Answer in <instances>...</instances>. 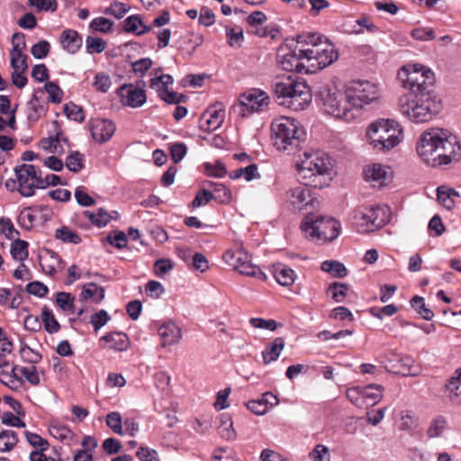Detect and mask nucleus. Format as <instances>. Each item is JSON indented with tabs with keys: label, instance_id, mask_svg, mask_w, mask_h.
Returning <instances> with one entry per match:
<instances>
[{
	"label": "nucleus",
	"instance_id": "f257e3e1",
	"mask_svg": "<svg viewBox=\"0 0 461 461\" xmlns=\"http://www.w3.org/2000/svg\"><path fill=\"white\" fill-rule=\"evenodd\" d=\"M338 58L335 46L318 33L300 34L294 49L281 47L277 53V62L283 70L303 74L321 70Z\"/></svg>",
	"mask_w": 461,
	"mask_h": 461
},
{
	"label": "nucleus",
	"instance_id": "f03ea898",
	"mask_svg": "<svg viewBox=\"0 0 461 461\" xmlns=\"http://www.w3.org/2000/svg\"><path fill=\"white\" fill-rule=\"evenodd\" d=\"M416 152L427 166L441 167L461 159V143L447 129L432 127L417 139Z\"/></svg>",
	"mask_w": 461,
	"mask_h": 461
},
{
	"label": "nucleus",
	"instance_id": "7ed1b4c3",
	"mask_svg": "<svg viewBox=\"0 0 461 461\" xmlns=\"http://www.w3.org/2000/svg\"><path fill=\"white\" fill-rule=\"evenodd\" d=\"M331 173L330 158L321 150L304 152L303 158L297 165L296 170L299 182L314 188L328 185L332 178Z\"/></svg>",
	"mask_w": 461,
	"mask_h": 461
},
{
	"label": "nucleus",
	"instance_id": "20e7f679",
	"mask_svg": "<svg viewBox=\"0 0 461 461\" xmlns=\"http://www.w3.org/2000/svg\"><path fill=\"white\" fill-rule=\"evenodd\" d=\"M441 109V101L434 92L407 94L399 99L401 113L415 123L431 121Z\"/></svg>",
	"mask_w": 461,
	"mask_h": 461
},
{
	"label": "nucleus",
	"instance_id": "39448f33",
	"mask_svg": "<svg viewBox=\"0 0 461 461\" xmlns=\"http://www.w3.org/2000/svg\"><path fill=\"white\" fill-rule=\"evenodd\" d=\"M272 87L280 104L294 111H303L312 102L310 86L303 80L291 76L277 77Z\"/></svg>",
	"mask_w": 461,
	"mask_h": 461
},
{
	"label": "nucleus",
	"instance_id": "423d86ee",
	"mask_svg": "<svg viewBox=\"0 0 461 461\" xmlns=\"http://www.w3.org/2000/svg\"><path fill=\"white\" fill-rule=\"evenodd\" d=\"M368 143L376 151L385 152L403 140V131L401 125L389 119H381L372 122L366 130Z\"/></svg>",
	"mask_w": 461,
	"mask_h": 461
},
{
	"label": "nucleus",
	"instance_id": "0eeeda50",
	"mask_svg": "<svg viewBox=\"0 0 461 461\" xmlns=\"http://www.w3.org/2000/svg\"><path fill=\"white\" fill-rule=\"evenodd\" d=\"M271 132L274 146L278 150L290 151L304 140L306 132L298 121L292 117L280 116L273 120Z\"/></svg>",
	"mask_w": 461,
	"mask_h": 461
},
{
	"label": "nucleus",
	"instance_id": "6e6552de",
	"mask_svg": "<svg viewBox=\"0 0 461 461\" xmlns=\"http://www.w3.org/2000/svg\"><path fill=\"white\" fill-rule=\"evenodd\" d=\"M301 230L307 239L315 242H326L339 235L340 223L332 217L307 214L302 221Z\"/></svg>",
	"mask_w": 461,
	"mask_h": 461
},
{
	"label": "nucleus",
	"instance_id": "1a4fd4ad",
	"mask_svg": "<svg viewBox=\"0 0 461 461\" xmlns=\"http://www.w3.org/2000/svg\"><path fill=\"white\" fill-rule=\"evenodd\" d=\"M318 97L326 113L345 122L355 119L354 109L348 102L347 91L343 93L335 86H323L319 90Z\"/></svg>",
	"mask_w": 461,
	"mask_h": 461
},
{
	"label": "nucleus",
	"instance_id": "9d476101",
	"mask_svg": "<svg viewBox=\"0 0 461 461\" xmlns=\"http://www.w3.org/2000/svg\"><path fill=\"white\" fill-rule=\"evenodd\" d=\"M403 86L410 90L408 94H421L434 92V74L430 69L415 64L408 68L403 67L399 72Z\"/></svg>",
	"mask_w": 461,
	"mask_h": 461
},
{
	"label": "nucleus",
	"instance_id": "9b49d317",
	"mask_svg": "<svg viewBox=\"0 0 461 461\" xmlns=\"http://www.w3.org/2000/svg\"><path fill=\"white\" fill-rule=\"evenodd\" d=\"M346 91L350 108L354 109L355 119L366 105L376 101L380 95L377 85L366 80L352 81Z\"/></svg>",
	"mask_w": 461,
	"mask_h": 461
},
{
	"label": "nucleus",
	"instance_id": "f8f14e48",
	"mask_svg": "<svg viewBox=\"0 0 461 461\" xmlns=\"http://www.w3.org/2000/svg\"><path fill=\"white\" fill-rule=\"evenodd\" d=\"M388 208L384 206L361 207L354 212L352 223L360 233L382 228L389 220Z\"/></svg>",
	"mask_w": 461,
	"mask_h": 461
},
{
	"label": "nucleus",
	"instance_id": "ddd939ff",
	"mask_svg": "<svg viewBox=\"0 0 461 461\" xmlns=\"http://www.w3.org/2000/svg\"><path fill=\"white\" fill-rule=\"evenodd\" d=\"M226 264L240 274L265 281L267 275L260 267L251 262L250 255L242 248L228 249L222 256Z\"/></svg>",
	"mask_w": 461,
	"mask_h": 461
},
{
	"label": "nucleus",
	"instance_id": "4468645a",
	"mask_svg": "<svg viewBox=\"0 0 461 461\" xmlns=\"http://www.w3.org/2000/svg\"><path fill=\"white\" fill-rule=\"evenodd\" d=\"M269 95L258 88H251L239 97V103L234 109L239 110L242 117H248L254 113L263 111L269 104Z\"/></svg>",
	"mask_w": 461,
	"mask_h": 461
},
{
	"label": "nucleus",
	"instance_id": "2eb2a0df",
	"mask_svg": "<svg viewBox=\"0 0 461 461\" xmlns=\"http://www.w3.org/2000/svg\"><path fill=\"white\" fill-rule=\"evenodd\" d=\"M14 172L17 177L19 193L25 197L32 196L35 188L38 187V179H40L36 167L33 165L23 164L16 167Z\"/></svg>",
	"mask_w": 461,
	"mask_h": 461
},
{
	"label": "nucleus",
	"instance_id": "dca6fc26",
	"mask_svg": "<svg viewBox=\"0 0 461 461\" xmlns=\"http://www.w3.org/2000/svg\"><path fill=\"white\" fill-rule=\"evenodd\" d=\"M310 185L301 184L287 192V201L294 211L314 208L318 203L317 197L309 188Z\"/></svg>",
	"mask_w": 461,
	"mask_h": 461
},
{
	"label": "nucleus",
	"instance_id": "f3484780",
	"mask_svg": "<svg viewBox=\"0 0 461 461\" xmlns=\"http://www.w3.org/2000/svg\"><path fill=\"white\" fill-rule=\"evenodd\" d=\"M116 94L120 97L122 104L131 108H139L147 100L145 90L132 84L122 85L117 89Z\"/></svg>",
	"mask_w": 461,
	"mask_h": 461
},
{
	"label": "nucleus",
	"instance_id": "a211bd4d",
	"mask_svg": "<svg viewBox=\"0 0 461 461\" xmlns=\"http://www.w3.org/2000/svg\"><path fill=\"white\" fill-rule=\"evenodd\" d=\"M89 130L93 140L103 144L113 136L116 126L110 119L93 118L89 122Z\"/></svg>",
	"mask_w": 461,
	"mask_h": 461
},
{
	"label": "nucleus",
	"instance_id": "6ab92c4d",
	"mask_svg": "<svg viewBox=\"0 0 461 461\" xmlns=\"http://www.w3.org/2000/svg\"><path fill=\"white\" fill-rule=\"evenodd\" d=\"M225 112L221 108L212 106L208 108L199 119V128L210 132L217 130L224 121Z\"/></svg>",
	"mask_w": 461,
	"mask_h": 461
},
{
	"label": "nucleus",
	"instance_id": "aec40b11",
	"mask_svg": "<svg viewBox=\"0 0 461 461\" xmlns=\"http://www.w3.org/2000/svg\"><path fill=\"white\" fill-rule=\"evenodd\" d=\"M158 334L163 347L176 344L182 337L180 328L173 321L162 324L158 329Z\"/></svg>",
	"mask_w": 461,
	"mask_h": 461
},
{
	"label": "nucleus",
	"instance_id": "412c9836",
	"mask_svg": "<svg viewBox=\"0 0 461 461\" xmlns=\"http://www.w3.org/2000/svg\"><path fill=\"white\" fill-rule=\"evenodd\" d=\"M272 274L276 281L282 286H291L297 276L294 270L282 263L272 266Z\"/></svg>",
	"mask_w": 461,
	"mask_h": 461
},
{
	"label": "nucleus",
	"instance_id": "4be33fe9",
	"mask_svg": "<svg viewBox=\"0 0 461 461\" xmlns=\"http://www.w3.org/2000/svg\"><path fill=\"white\" fill-rule=\"evenodd\" d=\"M395 365L392 366V372L401 374L402 375H416L418 367L415 366V361L409 356L395 355Z\"/></svg>",
	"mask_w": 461,
	"mask_h": 461
},
{
	"label": "nucleus",
	"instance_id": "5701e85b",
	"mask_svg": "<svg viewBox=\"0 0 461 461\" xmlns=\"http://www.w3.org/2000/svg\"><path fill=\"white\" fill-rule=\"evenodd\" d=\"M41 266L45 274L54 276L58 270L64 268V261L58 253L47 250L46 256L41 259Z\"/></svg>",
	"mask_w": 461,
	"mask_h": 461
},
{
	"label": "nucleus",
	"instance_id": "b1692460",
	"mask_svg": "<svg viewBox=\"0 0 461 461\" xmlns=\"http://www.w3.org/2000/svg\"><path fill=\"white\" fill-rule=\"evenodd\" d=\"M60 43L64 50L75 54L82 46V38L77 31L67 29L61 33Z\"/></svg>",
	"mask_w": 461,
	"mask_h": 461
},
{
	"label": "nucleus",
	"instance_id": "393cba45",
	"mask_svg": "<svg viewBox=\"0 0 461 461\" xmlns=\"http://www.w3.org/2000/svg\"><path fill=\"white\" fill-rule=\"evenodd\" d=\"M101 340L109 343V348L116 351H125L130 346V340L126 333L124 332H110L104 335Z\"/></svg>",
	"mask_w": 461,
	"mask_h": 461
},
{
	"label": "nucleus",
	"instance_id": "a878e982",
	"mask_svg": "<svg viewBox=\"0 0 461 461\" xmlns=\"http://www.w3.org/2000/svg\"><path fill=\"white\" fill-rule=\"evenodd\" d=\"M285 345V339L281 337L276 338L271 343L267 344L265 350L262 351L263 362L269 364L277 360Z\"/></svg>",
	"mask_w": 461,
	"mask_h": 461
},
{
	"label": "nucleus",
	"instance_id": "bb28decb",
	"mask_svg": "<svg viewBox=\"0 0 461 461\" xmlns=\"http://www.w3.org/2000/svg\"><path fill=\"white\" fill-rule=\"evenodd\" d=\"M456 375L451 377L446 384L450 401L455 404H461V369L456 372Z\"/></svg>",
	"mask_w": 461,
	"mask_h": 461
},
{
	"label": "nucleus",
	"instance_id": "cd10ccee",
	"mask_svg": "<svg viewBox=\"0 0 461 461\" xmlns=\"http://www.w3.org/2000/svg\"><path fill=\"white\" fill-rule=\"evenodd\" d=\"M383 391L384 387L375 384L364 386V407L379 402L383 398Z\"/></svg>",
	"mask_w": 461,
	"mask_h": 461
},
{
	"label": "nucleus",
	"instance_id": "c85d7f7f",
	"mask_svg": "<svg viewBox=\"0 0 461 461\" xmlns=\"http://www.w3.org/2000/svg\"><path fill=\"white\" fill-rule=\"evenodd\" d=\"M220 424L218 426L219 435L226 440H233L236 438V431L233 429V422L231 418L227 413H222L220 418Z\"/></svg>",
	"mask_w": 461,
	"mask_h": 461
},
{
	"label": "nucleus",
	"instance_id": "c756f323",
	"mask_svg": "<svg viewBox=\"0 0 461 461\" xmlns=\"http://www.w3.org/2000/svg\"><path fill=\"white\" fill-rule=\"evenodd\" d=\"M365 179L382 185L386 178V171L381 164H373L364 170Z\"/></svg>",
	"mask_w": 461,
	"mask_h": 461
},
{
	"label": "nucleus",
	"instance_id": "7c9ffc66",
	"mask_svg": "<svg viewBox=\"0 0 461 461\" xmlns=\"http://www.w3.org/2000/svg\"><path fill=\"white\" fill-rule=\"evenodd\" d=\"M124 31L136 35H142L149 32V27L143 24L140 16L130 15L124 20Z\"/></svg>",
	"mask_w": 461,
	"mask_h": 461
},
{
	"label": "nucleus",
	"instance_id": "2f4dec72",
	"mask_svg": "<svg viewBox=\"0 0 461 461\" xmlns=\"http://www.w3.org/2000/svg\"><path fill=\"white\" fill-rule=\"evenodd\" d=\"M321 269L336 278H343L348 275V269L345 265L337 260L323 261Z\"/></svg>",
	"mask_w": 461,
	"mask_h": 461
},
{
	"label": "nucleus",
	"instance_id": "473e14b6",
	"mask_svg": "<svg viewBox=\"0 0 461 461\" xmlns=\"http://www.w3.org/2000/svg\"><path fill=\"white\" fill-rule=\"evenodd\" d=\"M207 185L212 188V200L225 203L231 200V192L221 183L208 182Z\"/></svg>",
	"mask_w": 461,
	"mask_h": 461
},
{
	"label": "nucleus",
	"instance_id": "72a5a7b5",
	"mask_svg": "<svg viewBox=\"0 0 461 461\" xmlns=\"http://www.w3.org/2000/svg\"><path fill=\"white\" fill-rule=\"evenodd\" d=\"M46 108L40 103V100L36 94H34L32 99L27 103V119L30 122H36L39 118L44 114Z\"/></svg>",
	"mask_w": 461,
	"mask_h": 461
},
{
	"label": "nucleus",
	"instance_id": "f704fd0d",
	"mask_svg": "<svg viewBox=\"0 0 461 461\" xmlns=\"http://www.w3.org/2000/svg\"><path fill=\"white\" fill-rule=\"evenodd\" d=\"M348 290V285L345 283L333 282L329 285L327 294L332 298L335 303H342L347 297Z\"/></svg>",
	"mask_w": 461,
	"mask_h": 461
},
{
	"label": "nucleus",
	"instance_id": "c9c22d12",
	"mask_svg": "<svg viewBox=\"0 0 461 461\" xmlns=\"http://www.w3.org/2000/svg\"><path fill=\"white\" fill-rule=\"evenodd\" d=\"M231 179H239L243 177L246 181H251L255 178H259L260 175L258 173V166L250 164L245 167H240L230 173Z\"/></svg>",
	"mask_w": 461,
	"mask_h": 461
},
{
	"label": "nucleus",
	"instance_id": "e433bc0d",
	"mask_svg": "<svg viewBox=\"0 0 461 461\" xmlns=\"http://www.w3.org/2000/svg\"><path fill=\"white\" fill-rule=\"evenodd\" d=\"M18 442L17 433L11 429L0 432V452L11 451Z\"/></svg>",
	"mask_w": 461,
	"mask_h": 461
},
{
	"label": "nucleus",
	"instance_id": "4c0bfd02",
	"mask_svg": "<svg viewBox=\"0 0 461 461\" xmlns=\"http://www.w3.org/2000/svg\"><path fill=\"white\" fill-rule=\"evenodd\" d=\"M41 319L44 329L48 333H57L60 330V325L50 308L46 306L43 307L41 311Z\"/></svg>",
	"mask_w": 461,
	"mask_h": 461
},
{
	"label": "nucleus",
	"instance_id": "58836bf2",
	"mask_svg": "<svg viewBox=\"0 0 461 461\" xmlns=\"http://www.w3.org/2000/svg\"><path fill=\"white\" fill-rule=\"evenodd\" d=\"M67 168L73 172L77 173L85 167V156L77 150L72 151L66 158L65 163Z\"/></svg>",
	"mask_w": 461,
	"mask_h": 461
},
{
	"label": "nucleus",
	"instance_id": "ea45409f",
	"mask_svg": "<svg viewBox=\"0 0 461 461\" xmlns=\"http://www.w3.org/2000/svg\"><path fill=\"white\" fill-rule=\"evenodd\" d=\"M56 304L66 312H75V296L67 292H59L56 294Z\"/></svg>",
	"mask_w": 461,
	"mask_h": 461
},
{
	"label": "nucleus",
	"instance_id": "a19ab883",
	"mask_svg": "<svg viewBox=\"0 0 461 461\" xmlns=\"http://www.w3.org/2000/svg\"><path fill=\"white\" fill-rule=\"evenodd\" d=\"M160 71L161 70L158 69L150 79V87L155 89L158 93L167 90V87L174 82L172 76L168 74H158Z\"/></svg>",
	"mask_w": 461,
	"mask_h": 461
},
{
	"label": "nucleus",
	"instance_id": "79ce46f5",
	"mask_svg": "<svg viewBox=\"0 0 461 461\" xmlns=\"http://www.w3.org/2000/svg\"><path fill=\"white\" fill-rule=\"evenodd\" d=\"M80 297L83 300L95 297V302H101L104 298V289L95 283H89L83 287Z\"/></svg>",
	"mask_w": 461,
	"mask_h": 461
},
{
	"label": "nucleus",
	"instance_id": "37998d69",
	"mask_svg": "<svg viewBox=\"0 0 461 461\" xmlns=\"http://www.w3.org/2000/svg\"><path fill=\"white\" fill-rule=\"evenodd\" d=\"M55 237L62 240L64 243L79 244L81 242L80 236L67 226H62L56 230Z\"/></svg>",
	"mask_w": 461,
	"mask_h": 461
},
{
	"label": "nucleus",
	"instance_id": "c03bdc74",
	"mask_svg": "<svg viewBox=\"0 0 461 461\" xmlns=\"http://www.w3.org/2000/svg\"><path fill=\"white\" fill-rule=\"evenodd\" d=\"M411 307L426 321H430L434 317L433 312L426 307L424 298L415 295L411 300Z\"/></svg>",
	"mask_w": 461,
	"mask_h": 461
},
{
	"label": "nucleus",
	"instance_id": "a18cd8bd",
	"mask_svg": "<svg viewBox=\"0 0 461 461\" xmlns=\"http://www.w3.org/2000/svg\"><path fill=\"white\" fill-rule=\"evenodd\" d=\"M10 252L15 260L23 261L28 257V243L17 239L12 243Z\"/></svg>",
	"mask_w": 461,
	"mask_h": 461
},
{
	"label": "nucleus",
	"instance_id": "49530a36",
	"mask_svg": "<svg viewBox=\"0 0 461 461\" xmlns=\"http://www.w3.org/2000/svg\"><path fill=\"white\" fill-rule=\"evenodd\" d=\"M447 420L443 416H437L434 418L429 426L427 435L429 438H437L441 436L447 428Z\"/></svg>",
	"mask_w": 461,
	"mask_h": 461
},
{
	"label": "nucleus",
	"instance_id": "de8ad7c7",
	"mask_svg": "<svg viewBox=\"0 0 461 461\" xmlns=\"http://www.w3.org/2000/svg\"><path fill=\"white\" fill-rule=\"evenodd\" d=\"M106 47L107 43L102 38L87 36L86 39V50L89 54L101 53Z\"/></svg>",
	"mask_w": 461,
	"mask_h": 461
},
{
	"label": "nucleus",
	"instance_id": "09e8293b",
	"mask_svg": "<svg viewBox=\"0 0 461 461\" xmlns=\"http://www.w3.org/2000/svg\"><path fill=\"white\" fill-rule=\"evenodd\" d=\"M11 56V66L14 70H22L25 72L28 68L27 56L23 54L22 50H12L10 52Z\"/></svg>",
	"mask_w": 461,
	"mask_h": 461
},
{
	"label": "nucleus",
	"instance_id": "8fccbe9b",
	"mask_svg": "<svg viewBox=\"0 0 461 461\" xmlns=\"http://www.w3.org/2000/svg\"><path fill=\"white\" fill-rule=\"evenodd\" d=\"M61 140L66 141L67 140L65 138H61L60 132H57L53 137L42 139L40 142V146L44 150H48L51 153H59V150L58 147Z\"/></svg>",
	"mask_w": 461,
	"mask_h": 461
},
{
	"label": "nucleus",
	"instance_id": "3c124183",
	"mask_svg": "<svg viewBox=\"0 0 461 461\" xmlns=\"http://www.w3.org/2000/svg\"><path fill=\"white\" fill-rule=\"evenodd\" d=\"M204 169L205 174L209 176L221 178L227 174L226 167L221 161H215L214 163L206 162L204 163Z\"/></svg>",
	"mask_w": 461,
	"mask_h": 461
},
{
	"label": "nucleus",
	"instance_id": "603ef678",
	"mask_svg": "<svg viewBox=\"0 0 461 461\" xmlns=\"http://www.w3.org/2000/svg\"><path fill=\"white\" fill-rule=\"evenodd\" d=\"M364 386H353L347 390V398L352 404L358 408H364Z\"/></svg>",
	"mask_w": 461,
	"mask_h": 461
},
{
	"label": "nucleus",
	"instance_id": "864d4df0",
	"mask_svg": "<svg viewBox=\"0 0 461 461\" xmlns=\"http://www.w3.org/2000/svg\"><path fill=\"white\" fill-rule=\"evenodd\" d=\"M0 383L12 390H17L23 384V380L18 375H12L5 371L0 372Z\"/></svg>",
	"mask_w": 461,
	"mask_h": 461
},
{
	"label": "nucleus",
	"instance_id": "5fc2aeb1",
	"mask_svg": "<svg viewBox=\"0 0 461 461\" xmlns=\"http://www.w3.org/2000/svg\"><path fill=\"white\" fill-rule=\"evenodd\" d=\"M249 323L253 328L256 329H263L270 331H274L277 329V327L282 326L281 323H277L275 320L272 319H263V318H250Z\"/></svg>",
	"mask_w": 461,
	"mask_h": 461
},
{
	"label": "nucleus",
	"instance_id": "6e6d98bb",
	"mask_svg": "<svg viewBox=\"0 0 461 461\" xmlns=\"http://www.w3.org/2000/svg\"><path fill=\"white\" fill-rule=\"evenodd\" d=\"M107 426L116 434L122 435V416L117 411H112L106 416Z\"/></svg>",
	"mask_w": 461,
	"mask_h": 461
},
{
	"label": "nucleus",
	"instance_id": "4d7b16f0",
	"mask_svg": "<svg viewBox=\"0 0 461 461\" xmlns=\"http://www.w3.org/2000/svg\"><path fill=\"white\" fill-rule=\"evenodd\" d=\"M64 113L67 117L77 122H82L85 120L83 109L73 103H68L64 105Z\"/></svg>",
	"mask_w": 461,
	"mask_h": 461
},
{
	"label": "nucleus",
	"instance_id": "13d9d810",
	"mask_svg": "<svg viewBox=\"0 0 461 461\" xmlns=\"http://www.w3.org/2000/svg\"><path fill=\"white\" fill-rule=\"evenodd\" d=\"M226 35L228 38V43L231 47H240V42L243 41V30L242 28L236 27H226Z\"/></svg>",
	"mask_w": 461,
	"mask_h": 461
},
{
	"label": "nucleus",
	"instance_id": "bf43d9fd",
	"mask_svg": "<svg viewBox=\"0 0 461 461\" xmlns=\"http://www.w3.org/2000/svg\"><path fill=\"white\" fill-rule=\"evenodd\" d=\"M93 86L97 91L107 93L112 86V80L107 74L97 73L95 77Z\"/></svg>",
	"mask_w": 461,
	"mask_h": 461
},
{
	"label": "nucleus",
	"instance_id": "052dcab7",
	"mask_svg": "<svg viewBox=\"0 0 461 461\" xmlns=\"http://www.w3.org/2000/svg\"><path fill=\"white\" fill-rule=\"evenodd\" d=\"M45 91L49 94L50 100L54 104H59L63 97V91L52 81H48L44 86Z\"/></svg>",
	"mask_w": 461,
	"mask_h": 461
},
{
	"label": "nucleus",
	"instance_id": "680f3d73",
	"mask_svg": "<svg viewBox=\"0 0 461 461\" xmlns=\"http://www.w3.org/2000/svg\"><path fill=\"white\" fill-rule=\"evenodd\" d=\"M24 435L27 442L31 446L38 447L41 451H46L49 448L50 444L48 440L44 439L40 435L30 431H25Z\"/></svg>",
	"mask_w": 461,
	"mask_h": 461
},
{
	"label": "nucleus",
	"instance_id": "e2e57ef3",
	"mask_svg": "<svg viewBox=\"0 0 461 461\" xmlns=\"http://www.w3.org/2000/svg\"><path fill=\"white\" fill-rule=\"evenodd\" d=\"M113 23L105 17H97L91 21L90 28L93 31L106 33L112 30Z\"/></svg>",
	"mask_w": 461,
	"mask_h": 461
},
{
	"label": "nucleus",
	"instance_id": "0e129e2a",
	"mask_svg": "<svg viewBox=\"0 0 461 461\" xmlns=\"http://www.w3.org/2000/svg\"><path fill=\"white\" fill-rule=\"evenodd\" d=\"M109 320L110 316L105 310H100L90 316V323L95 331L104 327Z\"/></svg>",
	"mask_w": 461,
	"mask_h": 461
},
{
	"label": "nucleus",
	"instance_id": "69168bd1",
	"mask_svg": "<svg viewBox=\"0 0 461 461\" xmlns=\"http://www.w3.org/2000/svg\"><path fill=\"white\" fill-rule=\"evenodd\" d=\"M50 44L45 40H41L39 42L32 45L31 49L32 55L37 59H42L50 52Z\"/></svg>",
	"mask_w": 461,
	"mask_h": 461
},
{
	"label": "nucleus",
	"instance_id": "338daca9",
	"mask_svg": "<svg viewBox=\"0 0 461 461\" xmlns=\"http://www.w3.org/2000/svg\"><path fill=\"white\" fill-rule=\"evenodd\" d=\"M129 9L130 7L126 4L114 2L107 7L104 13L108 15H113L117 19H121L126 14Z\"/></svg>",
	"mask_w": 461,
	"mask_h": 461
},
{
	"label": "nucleus",
	"instance_id": "774afa93",
	"mask_svg": "<svg viewBox=\"0 0 461 461\" xmlns=\"http://www.w3.org/2000/svg\"><path fill=\"white\" fill-rule=\"evenodd\" d=\"M310 457L313 461H330V456L329 448L322 444H318L310 453Z\"/></svg>",
	"mask_w": 461,
	"mask_h": 461
}]
</instances>
